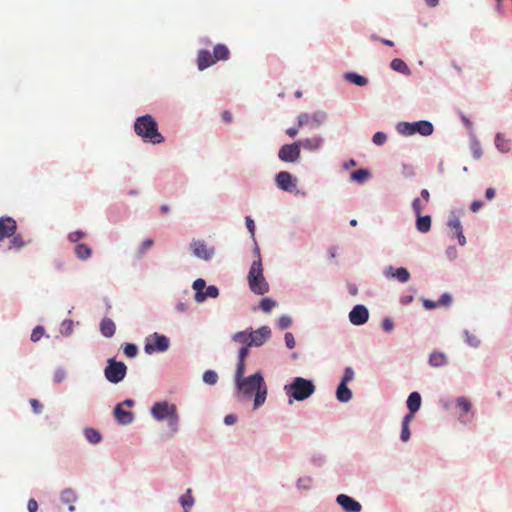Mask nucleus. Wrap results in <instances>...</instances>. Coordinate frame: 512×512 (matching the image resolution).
Here are the masks:
<instances>
[{"label": "nucleus", "mask_w": 512, "mask_h": 512, "mask_svg": "<svg viewBox=\"0 0 512 512\" xmlns=\"http://www.w3.org/2000/svg\"><path fill=\"white\" fill-rule=\"evenodd\" d=\"M134 131L145 142L152 144H160L164 142V137L158 131L157 122L149 114L140 116L135 120Z\"/></svg>", "instance_id": "obj_1"}, {"label": "nucleus", "mask_w": 512, "mask_h": 512, "mask_svg": "<svg viewBox=\"0 0 512 512\" xmlns=\"http://www.w3.org/2000/svg\"><path fill=\"white\" fill-rule=\"evenodd\" d=\"M315 389L311 380L302 377H295L290 384L284 387L290 404L293 403V400L304 401L308 399L315 392Z\"/></svg>", "instance_id": "obj_2"}, {"label": "nucleus", "mask_w": 512, "mask_h": 512, "mask_svg": "<svg viewBox=\"0 0 512 512\" xmlns=\"http://www.w3.org/2000/svg\"><path fill=\"white\" fill-rule=\"evenodd\" d=\"M151 413L156 420L160 421L166 419L168 421L170 431L173 434L178 431L179 417L174 404H169L166 401L157 402L153 405Z\"/></svg>", "instance_id": "obj_3"}, {"label": "nucleus", "mask_w": 512, "mask_h": 512, "mask_svg": "<svg viewBox=\"0 0 512 512\" xmlns=\"http://www.w3.org/2000/svg\"><path fill=\"white\" fill-rule=\"evenodd\" d=\"M247 279L253 293L263 295L269 291V285L264 278L262 260L260 258L253 261Z\"/></svg>", "instance_id": "obj_4"}, {"label": "nucleus", "mask_w": 512, "mask_h": 512, "mask_svg": "<svg viewBox=\"0 0 512 512\" xmlns=\"http://www.w3.org/2000/svg\"><path fill=\"white\" fill-rule=\"evenodd\" d=\"M397 131L404 136L419 133L422 136H429L433 133L434 127L431 122L421 120L417 122H402L397 125Z\"/></svg>", "instance_id": "obj_5"}, {"label": "nucleus", "mask_w": 512, "mask_h": 512, "mask_svg": "<svg viewBox=\"0 0 512 512\" xmlns=\"http://www.w3.org/2000/svg\"><path fill=\"white\" fill-rule=\"evenodd\" d=\"M127 367L123 362H117L113 359L108 360V365L104 370L106 379L111 383H119L126 375Z\"/></svg>", "instance_id": "obj_6"}, {"label": "nucleus", "mask_w": 512, "mask_h": 512, "mask_svg": "<svg viewBox=\"0 0 512 512\" xmlns=\"http://www.w3.org/2000/svg\"><path fill=\"white\" fill-rule=\"evenodd\" d=\"M237 387L240 392H242L245 396H251V394L257 390L261 384H264V379L260 372H256L255 374L247 377L241 378L236 381Z\"/></svg>", "instance_id": "obj_7"}, {"label": "nucleus", "mask_w": 512, "mask_h": 512, "mask_svg": "<svg viewBox=\"0 0 512 512\" xmlns=\"http://www.w3.org/2000/svg\"><path fill=\"white\" fill-rule=\"evenodd\" d=\"M169 348V339L164 335L154 333L146 338L144 350L147 354L164 352Z\"/></svg>", "instance_id": "obj_8"}, {"label": "nucleus", "mask_w": 512, "mask_h": 512, "mask_svg": "<svg viewBox=\"0 0 512 512\" xmlns=\"http://www.w3.org/2000/svg\"><path fill=\"white\" fill-rule=\"evenodd\" d=\"M300 144H285L278 151V157L283 162L294 163L300 158Z\"/></svg>", "instance_id": "obj_9"}, {"label": "nucleus", "mask_w": 512, "mask_h": 512, "mask_svg": "<svg viewBox=\"0 0 512 512\" xmlns=\"http://www.w3.org/2000/svg\"><path fill=\"white\" fill-rule=\"evenodd\" d=\"M447 226L454 232L452 237H456L458 239L459 245L464 246L466 244V238L463 234L460 218L455 214V212L450 214Z\"/></svg>", "instance_id": "obj_10"}, {"label": "nucleus", "mask_w": 512, "mask_h": 512, "mask_svg": "<svg viewBox=\"0 0 512 512\" xmlns=\"http://www.w3.org/2000/svg\"><path fill=\"white\" fill-rule=\"evenodd\" d=\"M251 347L262 346L271 336V330L268 326H262L255 331L249 332Z\"/></svg>", "instance_id": "obj_11"}, {"label": "nucleus", "mask_w": 512, "mask_h": 512, "mask_svg": "<svg viewBox=\"0 0 512 512\" xmlns=\"http://www.w3.org/2000/svg\"><path fill=\"white\" fill-rule=\"evenodd\" d=\"M275 182L277 187L283 191L291 192L296 188L295 180H293L292 175L287 171L279 172L275 177Z\"/></svg>", "instance_id": "obj_12"}, {"label": "nucleus", "mask_w": 512, "mask_h": 512, "mask_svg": "<svg viewBox=\"0 0 512 512\" xmlns=\"http://www.w3.org/2000/svg\"><path fill=\"white\" fill-rule=\"evenodd\" d=\"M336 502L345 512H360L362 509V506L358 501L345 494L338 495Z\"/></svg>", "instance_id": "obj_13"}, {"label": "nucleus", "mask_w": 512, "mask_h": 512, "mask_svg": "<svg viewBox=\"0 0 512 512\" xmlns=\"http://www.w3.org/2000/svg\"><path fill=\"white\" fill-rule=\"evenodd\" d=\"M369 317L368 310L363 305H356L349 313V320L354 325H363Z\"/></svg>", "instance_id": "obj_14"}, {"label": "nucleus", "mask_w": 512, "mask_h": 512, "mask_svg": "<svg viewBox=\"0 0 512 512\" xmlns=\"http://www.w3.org/2000/svg\"><path fill=\"white\" fill-rule=\"evenodd\" d=\"M17 229L16 221L13 218H0V241L15 234Z\"/></svg>", "instance_id": "obj_15"}, {"label": "nucleus", "mask_w": 512, "mask_h": 512, "mask_svg": "<svg viewBox=\"0 0 512 512\" xmlns=\"http://www.w3.org/2000/svg\"><path fill=\"white\" fill-rule=\"evenodd\" d=\"M114 417L118 424L128 425L132 423L134 415L131 411L125 410L123 404H117L113 411Z\"/></svg>", "instance_id": "obj_16"}, {"label": "nucleus", "mask_w": 512, "mask_h": 512, "mask_svg": "<svg viewBox=\"0 0 512 512\" xmlns=\"http://www.w3.org/2000/svg\"><path fill=\"white\" fill-rule=\"evenodd\" d=\"M191 247L193 250V254L196 257L204 259V260H208L214 252L213 249H209L207 247V245L205 244V242L202 240H194L191 243Z\"/></svg>", "instance_id": "obj_17"}, {"label": "nucleus", "mask_w": 512, "mask_h": 512, "mask_svg": "<svg viewBox=\"0 0 512 512\" xmlns=\"http://www.w3.org/2000/svg\"><path fill=\"white\" fill-rule=\"evenodd\" d=\"M216 61L213 59V53L208 50H200L197 55V66L199 70H204L212 65H214Z\"/></svg>", "instance_id": "obj_18"}, {"label": "nucleus", "mask_w": 512, "mask_h": 512, "mask_svg": "<svg viewBox=\"0 0 512 512\" xmlns=\"http://www.w3.org/2000/svg\"><path fill=\"white\" fill-rule=\"evenodd\" d=\"M385 275L388 277H394L401 283H406L410 279L409 271L403 267L394 269L390 266L386 269Z\"/></svg>", "instance_id": "obj_19"}, {"label": "nucleus", "mask_w": 512, "mask_h": 512, "mask_svg": "<svg viewBox=\"0 0 512 512\" xmlns=\"http://www.w3.org/2000/svg\"><path fill=\"white\" fill-rule=\"evenodd\" d=\"M456 405L457 407L462 411V414L460 415L459 419L463 422H469L472 418V415L470 417L466 416L471 411V403L470 401L461 396L456 399Z\"/></svg>", "instance_id": "obj_20"}, {"label": "nucleus", "mask_w": 512, "mask_h": 512, "mask_svg": "<svg viewBox=\"0 0 512 512\" xmlns=\"http://www.w3.org/2000/svg\"><path fill=\"white\" fill-rule=\"evenodd\" d=\"M298 143L300 144V148L303 147L308 151H316L322 147L323 139L321 137H312L298 141Z\"/></svg>", "instance_id": "obj_21"}, {"label": "nucleus", "mask_w": 512, "mask_h": 512, "mask_svg": "<svg viewBox=\"0 0 512 512\" xmlns=\"http://www.w3.org/2000/svg\"><path fill=\"white\" fill-rule=\"evenodd\" d=\"M230 51L224 44H217L213 49V59L217 61H225L229 58Z\"/></svg>", "instance_id": "obj_22"}, {"label": "nucleus", "mask_w": 512, "mask_h": 512, "mask_svg": "<svg viewBox=\"0 0 512 512\" xmlns=\"http://www.w3.org/2000/svg\"><path fill=\"white\" fill-rule=\"evenodd\" d=\"M61 500L63 503L69 505L68 509L70 512L75 510V506L73 504L77 500V495L72 489L68 488L63 490L61 493Z\"/></svg>", "instance_id": "obj_23"}, {"label": "nucleus", "mask_w": 512, "mask_h": 512, "mask_svg": "<svg viewBox=\"0 0 512 512\" xmlns=\"http://www.w3.org/2000/svg\"><path fill=\"white\" fill-rule=\"evenodd\" d=\"M116 326L109 318H104L100 323V331L103 336L110 338L115 334Z\"/></svg>", "instance_id": "obj_24"}, {"label": "nucleus", "mask_w": 512, "mask_h": 512, "mask_svg": "<svg viewBox=\"0 0 512 512\" xmlns=\"http://www.w3.org/2000/svg\"><path fill=\"white\" fill-rule=\"evenodd\" d=\"M416 228L421 233H427L431 229V217L429 215L423 216L422 214L416 215Z\"/></svg>", "instance_id": "obj_25"}, {"label": "nucleus", "mask_w": 512, "mask_h": 512, "mask_svg": "<svg viewBox=\"0 0 512 512\" xmlns=\"http://www.w3.org/2000/svg\"><path fill=\"white\" fill-rule=\"evenodd\" d=\"M429 363L433 367H442L447 364V357L443 352L434 351L429 356Z\"/></svg>", "instance_id": "obj_26"}, {"label": "nucleus", "mask_w": 512, "mask_h": 512, "mask_svg": "<svg viewBox=\"0 0 512 512\" xmlns=\"http://www.w3.org/2000/svg\"><path fill=\"white\" fill-rule=\"evenodd\" d=\"M421 406V396L418 392H412L407 399V407L410 412L416 413Z\"/></svg>", "instance_id": "obj_27"}, {"label": "nucleus", "mask_w": 512, "mask_h": 512, "mask_svg": "<svg viewBox=\"0 0 512 512\" xmlns=\"http://www.w3.org/2000/svg\"><path fill=\"white\" fill-rule=\"evenodd\" d=\"M336 397L340 402H348L351 400L352 392L347 387V384L340 382L336 391Z\"/></svg>", "instance_id": "obj_28"}, {"label": "nucleus", "mask_w": 512, "mask_h": 512, "mask_svg": "<svg viewBox=\"0 0 512 512\" xmlns=\"http://www.w3.org/2000/svg\"><path fill=\"white\" fill-rule=\"evenodd\" d=\"M193 289L195 290V301L198 303H201L204 301L203 292L206 288V282L205 280L199 278L193 282Z\"/></svg>", "instance_id": "obj_29"}, {"label": "nucleus", "mask_w": 512, "mask_h": 512, "mask_svg": "<svg viewBox=\"0 0 512 512\" xmlns=\"http://www.w3.org/2000/svg\"><path fill=\"white\" fill-rule=\"evenodd\" d=\"M266 395H267V387L264 384H261V386H259L256 390V394H255V398H254V408H258L259 406H261L265 400H266Z\"/></svg>", "instance_id": "obj_30"}, {"label": "nucleus", "mask_w": 512, "mask_h": 512, "mask_svg": "<svg viewBox=\"0 0 512 512\" xmlns=\"http://www.w3.org/2000/svg\"><path fill=\"white\" fill-rule=\"evenodd\" d=\"M84 435L86 440L91 444H98L102 440L100 432L93 428H86Z\"/></svg>", "instance_id": "obj_31"}, {"label": "nucleus", "mask_w": 512, "mask_h": 512, "mask_svg": "<svg viewBox=\"0 0 512 512\" xmlns=\"http://www.w3.org/2000/svg\"><path fill=\"white\" fill-rule=\"evenodd\" d=\"M75 254L81 260H87L92 254V250L83 243L76 245Z\"/></svg>", "instance_id": "obj_32"}, {"label": "nucleus", "mask_w": 512, "mask_h": 512, "mask_svg": "<svg viewBox=\"0 0 512 512\" xmlns=\"http://www.w3.org/2000/svg\"><path fill=\"white\" fill-rule=\"evenodd\" d=\"M11 237H12V239L10 240L9 246H8L9 250H12V249L20 250L30 242V241H27V242L24 241L20 234H14Z\"/></svg>", "instance_id": "obj_33"}, {"label": "nucleus", "mask_w": 512, "mask_h": 512, "mask_svg": "<svg viewBox=\"0 0 512 512\" xmlns=\"http://www.w3.org/2000/svg\"><path fill=\"white\" fill-rule=\"evenodd\" d=\"M345 79L355 85H358V86H364L368 83V80L367 78H365L364 76H361V75H358L354 72H348L345 74Z\"/></svg>", "instance_id": "obj_34"}, {"label": "nucleus", "mask_w": 512, "mask_h": 512, "mask_svg": "<svg viewBox=\"0 0 512 512\" xmlns=\"http://www.w3.org/2000/svg\"><path fill=\"white\" fill-rule=\"evenodd\" d=\"M232 340L236 343H239L243 346L251 347L250 344V335L247 331H240L233 335Z\"/></svg>", "instance_id": "obj_35"}, {"label": "nucleus", "mask_w": 512, "mask_h": 512, "mask_svg": "<svg viewBox=\"0 0 512 512\" xmlns=\"http://www.w3.org/2000/svg\"><path fill=\"white\" fill-rule=\"evenodd\" d=\"M181 506L183 507L184 512H188L190 508L194 504V499L192 497L191 489H188L184 495L180 498Z\"/></svg>", "instance_id": "obj_36"}, {"label": "nucleus", "mask_w": 512, "mask_h": 512, "mask_svg": "<svg viewBox=\"0 0 512 512\" xmlns=\"http://www.w3.org/2000/svg\"><path fill=\"white\" fill-rule=\"evenodd\" d=\"M370 177V172L366 169H359L351 173V181L363 183Z\"/></svg>", "instance_id": "obj_37"}, {"label": "nucleus", "mask_w": 512, "mask_h": 512, "mask_svg": "<svg viewBox=\"0 0 512 512\" xmlns=\"http://www.w3.org/2000/svg\"><path fill=\"white\" fill-rule=\"evenodd\" d=\"M390 66L393 70L403 74H408L410 72L407 64L399 58L393 59L390 63Z\"/></svg>", "instance_id": "obj_38"}, {"label": "nucleus", "mask_w": 512, "mask_h": 512, "mask_svg": "<svg viewBox=\"0 0 512 512\" xmlns=\"http://www.w3.org/2000/svg\"><path fill=\"white\" fill-rule=\"evenodd\" d=\"M154 244V241L153 239H146L144 240L141 245L139 246L138 250H137V253H136V256L138 258L142 257L146 251H148Z\"/></svg>", "instance_id": "obj_39"}, {"label": "nucleus", "mask_w": 512, "mask_h": 512, "mask_svg": "<svg viewBox=\"0 0 512 512\" xmlns=\"http://www.w3.org/2000/svg\"><path fill=\"white\" fill-rule=\"evenodd\" d=\"M276 306H277L276 301H274V300H272L270 298H263L260 301V308L265 313H269Z\"/></svg>", "instance_id": "obj_40"}, {"label": "nucleus", "mask_w": 512, "mask_h": 512, "mask_svg": "<svg viewBox=\"0 0 512 512\" xmlns=\"http://www.w3.org/2000/svg\"><path fill=\"white\" fill-rule=\"evenodd\" d=\"M218 380V375L215 371L213 370H207L204 372L203 374V381L206 383V384H209V385H214L216 384Z\"/></svg>", "instance_id": "obj_41"}, {"label": "nucleus", "mask_w": 512, "mask_h": 512, "mask_svg": "<svg viewBox=\"0 0 512 512\" xmlns=\"http://www.w3.org/2000/svg\"><path fill=\"white\" fill-rule=\"evenodd\" d=\"M427 203L420 198H415L412 202V209L416 215L422 214Z\"/></svg>", "instance_id": "obj_42"}, {"label": "nucleus", "mask_w": 512, "mask_h": 512, "mask_svg": "<svg viewBox=\"0 0 512 512\" xmlns=\"http://www.w3.org/2000/svg\"><path fill=\"white\" fill-rule=\"evenodd\" d=\"M495 144H496V147L501 152H507L509 150L508 144H507L506 140L504 139V137L501 134H497L496 135V137H495Z\"/></svg>", "instance_id": "obj_43"}, {"label": "nucleus", "mask_w": 512, "mask_h": 512, "mask_svg": "<svg viewBox=\"0 0 512 512\" xmlns=\"http://www.w3.org/2000/svg\"><path fill=\"white\" fill-rule=\"evenodd\" d=\"M123 352H124L125 356H127L129 358H133V357H135L137 355L138 349H137L136 345L131 344V343H127L123 347Z\"/></svg>", "instance_id": "obj_44"}, {"label": "nucleus", "mask_w": 512, "mask_h": 512, "mask_svg": "<svg viewBox=\"0 0 512 512\" xmlns=\"http://www.w3.org/2000/svg\"><path fill=\"white\" fill-rule=\"evenodd\" d=\"M219 294V290L216 286L214 285H210L208 287L205 288V291L203 292V297H204V300L208 297L210 298H216Z\"/></svg>", "instance_id": "obj_45"}, {"label": "nucleus", "mask_w": 512, "mask_h": 512, "mask_svg": "<svg viewBox=\"0 0 512 512\" xmlns=\"http://www.w3.org/2000/svg\"><path fill=\"white\" fill-rule=\"evenodd\" d=\"M372 141L375 145L381 146L387 141V135L383 132H376L373 135Z\"/></svg>", "instance_id": "obj_46"}, {"label": "nucleus", "mask_w": 512, "mask_h": 512, "mask_svg": "<svg viewBox=\"0 0 512 512\" xmlns=\"http://www.w3.org/2000/svg\"><path fill=\"white\" fill-rule=\"evenodd\" d=\"M44 335V328L42 326H36L31 333V340L33 342L39 341Z\"/></svg>", "instance_id": "obj_47"}, {"label": "nucleus", "mask_w": 512, "mask_h": 512, "mask_svg": "<svg viewBox=\"0 0 512 512\" xmlns=\"http://www.w3.org/2000/svg\"><path fill=\"white\" fill-rule=\"evenodd\" d=\"M465 336H466V342L470 346L478 347V345L480 344V340L476 335H473V334L469 333L468 331H465Z\"/></svg>", "instance_id": "obj_48"}, {"label": "nucleus", "mask_w": 512, "mask_h": 512, "mask_svg": "<svg viewBox=\"0 0 512 512\" xmlns=\"http://www.w3.org/2000/svg\"><path fill=\"white\" fill-rule=\"evenodd\" d=\"M245 372V361L238 360L237 368L235 372V380H239L243 378Z\"/></svg>", "instance_id": "obj_49"}, {"label": "nucleus", "mask_w": 512, "mask_h": 512, "mask_svg": "<svg viewBox=\"0 0 512 512\" xmlns=\"http://www.w3.org/2000/svg\"><path fill=\"white\" fill-rule=\"evenodd\" d=\"M292 324V319L287 315H282L278 320V325L281 329H286Z\"/></svg>", "instance_id": "obj_50"}, {"label": "nucleus", "mask_w": 512, "mask_h": 512, "mask_svg": "<svg viewBox=\"0 0 512 512\" xmlns=\"http://www.w3.org/2000/svg\"><path fill=\"white\" fill-rule=\"evenodd\" d=\"M354 378V371L351 367H346L344 370L343 378L341 380V383L347 384Z\"/></svg>", "instance_id": "obj_51"}, {"label": "nucleus", "mask_w": 512, "mask_h": 512, "mask_svg": "<svg viewBox=\"0 0 512 512\" xmlns=\"http://www.w3.org/2000/svg\"><path fill=\"white\" fill-rule=\"evenodd\" d=\"M247 229L252 237V239H255V224L254 220L250 216H246L245 218Z\"/></svg>", "instance_id": "obj_52"}, {"label": "nucleus", "mask_w": 512, "mask_h": 512, "mask_svg": "<svg viewBox=\"0 0 512 512\" xmlns=\"http://www.w3.org/2000/svg\"><path fill=\"white\" fill-rule=\"evenodd\" d=\"M84 237H85V233L83 231H80V230L71 232L68 235V239L71 242H77V241H79L80 239H82Z\"/></svg>", "instance_id": "obj_53"}, {"label": "nucleus", "mask_w": 512, "mask_h": 512, "mask_svg": "<svg viewBox=\"0 0 512 512\" xmlns=\"http://www.w3.org/2000/svg\"><path fill=\"white\" fill-rule=\"evenodd\" d=\"M285 343H286V346L289 348V349H293L296 345V341H295V338L293 336L292 333L290 332H287L285 334Z\"/></svg>", "instance_id": "obj_54"}, {"label": "nucleus", "mask_w": 512, "mask_h": 512, "mask_svg": "<svg viewBox=\"0 0 512 512\" xmlns=\"http://www.w3.org/2000/svg\"><path fill=\"white\" fill-rule=\"evenodd\" d=\"M410 425H404L402 424L401 434L400 438L403 442H407L410 438Z\"/></svg>", "instance_id": "obj_55"}, {"label": "nucleus", "mask_w": 512, "mask_h": 512, "mask_svg": "<svg viewBox=\"0 0 512 512\" xmlns=\"http://www.w3.org/2000/svg\"><path fill=\"white\" fill-rule=\"evenodd\" d=\"M66 377V372L63 369H57L54 373V382L60 383L62 382Z\"/></svg>", "instance_id": "obj_56"}, {"label": "nucleus", "mask_w": 512, "mask_h": 512, "mask_svg": "<svg viewBox=\"0 0 512 512\" xmlns=\"http://www.w3.org/2000/svg\"><path fill=\"white\" fill-rule=\"evenodd\" d=\"M451 301H452V297L449 294L445 293L439 298L437 304L442 305V306H447L451 303Z\"/></svg>", "instance_id": "obj_57"}, {"label": "nucleus", "mask_w": 512, "mask_h": 512, "mask_svg": "<svg viewBox=\"0 0 512 512\" xmlns=\"http://www.w3.org/2000/svg\"><path fill=\"white\" fill-rule=\"evenodd\" d=\"M30 405L34 413L39 414L42 411V405L37 399H31Z\"/></svg>", "instance_id": "obj_58"}, {"label": "nucleus", "mask_w": 512, "mask_h": 512, "mask_svg": "<svg viewBox=\"0 0 512 512\" xmlns=\"http://www.w3.org/2000/svg\"><path fill=\"white\" fill-rule=\"evenodd\" d=\"M249 348L247 346H243L238 353V360L245 361L246 357L249 354Z\"/></svg>", "instance_id": "obj_59"}, {"label": "nucleus", "mask_w": 512, "mask_h": 512, "mask_svg": "<svg viewBox=\"0 0 512 512\" xmlns=\"http://www.w3.org/2000/svg\"><path fill=\"white\" fill-rule=\"evenodd\" d=\"M382 327L385 331H391L394 327V323H393L392 319H390V318L384 319L382 322Z\"/></svg>", "instance_id": "obj_60"}, {"label": "nucleus", "mask_w": 512, "mask_h": 512, "mask_svg": "<svg viewBox=\"0 0 512 512\" xmlns=\"http://www.w3.org/2000/svg\"><path fill=\"white\" fill-rule=\"evenodd\" d=\"M27 509L29 512H37L38 503L35 499H30L27 504Z\"/></svg>", "instance_id": "obj_61"}, {"label": "nucleus", "mask_w": 512, "mask_h": 512, "mask_svg": "<svg viewBox=\"0 0 512 512\" xmlns=\"http://www.w3.org/2000/svg\"><path fill=\"white\" fill-rule=\"evenodd\" d=\"M309 120V115L308 114H300L298 116V127H302L304 126Z\"/></svg>", "instance_id": "obj_62"}, {"label": "nucleus", "mask_w": 512, "mask_h": 512, "mask_svg": "<svg viewBox=\"0 0 512 512\" xmlns=\"http://www.w3.org/2000/svg\"><path fill=\"white\" fill-rule=\"evenodd\" d=\"M221 117H222V120H223L225 123H227V124H229V123H231V122H232V114H231V112H230V111H228V110L223 111V112H222V114H221Z\"/></svg>", "instance_id": "obj_63"}, {"label": "nucleus", "mask_w": 512, "mask_h": 512, "mask_svg": "<svg viewBox=\"0 0 512 512\" xmlns=\"http://www.w3.org/2000/svg\"><path fill=\"white\" fill-rule=\"evenodd\" d=\"M483 206V203L479 200L473 201L470 209L473 213H476L481 207Z\"/></svg>", "instance_id": "obj_64"}]
</instances>
